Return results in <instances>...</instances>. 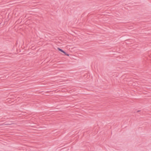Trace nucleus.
<instances>
[{
    "mask_svg": "<svg viewBox=\"0 0 151 151\" xmlns=\"http://www.w3.org/2000/svg\"><path fill=\"white\" fill-rule=\"evenodd\" d=\"M11 124L8 123H7V122H6L4 123L2 125H11Z\"/></svg>",
    "mask_w": 151,
    "mask_h": 151,
    "instance_id": "f257e3e1",
    "label": "nucleus"
},
{
    "mask_svg": "<svg viewBox=\"0 0 151 151\" xmlns=\"http://www.w3.org/2000/svg\"><path fill=\"white\" fill-rule=\"evenodd\" d=\"M58 50L59 51L61 52H64V50H62L61 49L59 48V47H58Z\"/></svg>",
    "mask_w": 151,
    "mask_h": 151,
    "instance_id": "f03ea898",
    "label": "nucleus"
},
{
    "mask_svg": "<svg viewBox=\"0 0 151 151\" xmlns=\"http://www.w3.org/2000/svg\"><path fill=\"white\" fill-rule=\"evenodd\" d=\"M63 53L64 54L66 55H67V56H69V55L68 54H67L66 52H65V51H64V52H63Z\"/></svg>",
    "mask_w": 151,
    "mask_h": 151,
    "instance_id": "7ed1b4c3",
    "label": "nucleus"
},
{
    "mask_svg": "<svg viewBox=\"0 0 151 151\" xmlns=\"http://www.w3.org/2000/svg\"><path fill=\"white\" fill-rule=\"evenodd\" d=\"M140 110H138V111H137V112H140Z\"/></svg>",
    "mask_w": 151,
    "mask_h": 151,
    "instance_id": "20e7f679",
    "label": "nucleus"
}]
</instances>
